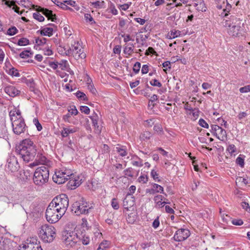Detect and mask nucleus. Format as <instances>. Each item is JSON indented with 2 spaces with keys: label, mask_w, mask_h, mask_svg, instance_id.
<instances>
[{
  "label": "nucleus",
  "mask_w": 250,
  "mask_h": 250,
  "mask_svg": "<svg viewBox=\"0 0 250 250\" xmlns=\"http://www.w3.org/2000/svg\"><path fill=\"white\" fill-rule=\"evenodd\" d=\"M223 25L228 34L232 37H239L245 32L244 23L234 15L230 16L229 19L226 20Z\"/></svg>",
  "instance_id": "1"
},
{
  "label": "nucleus",
  "mask_w": 250,
  "mask_h": 250,
  "mask_svg": "<svg viewBox=\"0 0 250 250\" xmlns=\"http://www.w3.org/2000/svg\"><path fill=\"white\" fill-rule=\"evenodd\" d=\"M16 151L24 161L28 162L34 158L36 149L33 141L25 139L17 147Z\"/></svg>",
  "instance_id": "2"
},
{
  "label": "nucleus",
  "mask_w": 250,
  "mask_h": 250,
  "mask_svg": "<svg viewBox=\"0 0 250 250\" xmlns=\"http://www.w3.org/2000/svg\"><path fill=\"white\" fill-rule=\"evenodd\" d=\"M9 116L14 133L17 135L23 133L25 130L26 125L20 110H10Z\"/></svg>",
  "instance_id": "3"
},
{
  "label": "nucleus",
  "mask_w": 250,
  "mask_h": 250,
  "mask_svg": "<svg viewBox=\"0 0 250 250\" xmlns=\"http://www.w3.org/2000/svg\"><path fill=\"white\" fill-rule=\"evenodd\" d=\"M92 208L83 197H79L72 205V211L77 215L87 214Z\"/></svg>",
  "instance_id": "4"
},
{
  "label": "nucleus",
  "mask_w": 250,
  "mask_h": 250,
  "mask_svg": "<svg viewBox=\"0 0 250 250\" xmlns=\"http://www.w3.org/2000/svg\"><path fill=\"white\" fill-rule=\"evenodd\" d=\"M56 229L52 225L44 224L39 229V235L44 242L50 243L54 240Z\"/></svg>",
  "instance_id": "5"
},
{
  "label": "nucleus",
  "mask_w": 250,
  "mask_h": 250,
  "mask_svg": "<svg viewBox=\"0 0 250 250\" xmlns=\"http://www.w3.org/2000/svg\"><path fill=\"white\" fill-rule=\"evenodd\" d=\"M49 170L45 166L38 167L34 174L33 181L35 185L42 186L48 182Z\"/></svg>",
  "instance_id": "6"
},
{
  "label": "nucleus",
  "mask_w": 250,
  "mask_h": 250,
  "mask_svg": "<svg viewBox=\"0 0 250 250\" xmlns=\"http://www.w3.org/2000/svg\"><path fill=\"white\" fill-rule=\"evenodd\" d=\"M53 204L60 214H65L69 205L68 198L65 194H62L55 197L50 203Z\"/></svg>",
  "instance_id": "7"
},
{
  "label": "nucleus",
  "mask_w": 250,
  "mask_h": 250,
  "mask_svg": "<svg viewBox=\"0 0 250 250\" xmlns=\"http://www.w3.org/2000/svg\"><path fill=\"white\" fill-rule=\"evenodd\" d=\"M66 55H72L77 60L83 59L86 57L84 49L78 42H75L69 49L65 51Z\"/></svg>",
  "instance_id": "8"
},
{
  "label": "nucleus",
  "mask_w": 250,
  "mask_h": 250,
  "mask_svg": "<svg viewBox=\"0 0 250 250\" xmlns=\"http://www.w3.org/2000/svg\"><path fill=\"white\" fill-rule=\"evenodd\" d=\"M73 174L71 169L62 168L55 172L53 176V180L58 184H63L70 178Z\"/></svg>",
  "instance_id": "9"
},
{
  "label": "nucleus",
  "mask_w": 250,
  "mask_h": 250,
  "mask_svg": "<svg viewBox=\"0 0 250 250\" xmlns=\"http://www.w3.org/2000/svg\"><path fill=\"white\" fill-rule=\"evenodd\" d=\"M63 215L59 213L58 209L53 206V204H49L46 209L45 217L47 221L50 223L57 222Z\"/></svg>",
  "instance_id": "10"
},
{
  "label": "nucleus",
  "mask_w": 250,
  "mask_h": 250,
  "mask_svg": "<svg viewBox=\"0 0 250 250\" xmlns=\"http://www.w3.org/2000/svg\"><path fill=\"white\" fill-rule=\"evenodd\" d=\"M62 240L66 246L72 247L78 242L77 233L73 231H65L62 235Z\"/></svg>",
  "instance_id": "11"
},
{
  "label": "nucleus",
  "mask_w": 250,
  "mask_h": 250,
  "mask_svg": "<svg viewBox=\"0 0 250 250\" xmlns=\"http://www.w3.org/2000/svg\"><path fill=\"white\" fill-rule=\"evenodd\" d=\"M6 168L11 172L17 171L20 167L17 158L15 156H10L7 160Z\"/></svg>",
  "instance_id": "12"
},
{
  "label": "nucleus",
  "mask_w": 250,
  "mask_h": 250,
  "mask_svg": "<svg viewBox=\"0 0 250 250\" xmlns=\"http://www.w3.org/2000/svg\"><path fill=\"white\" fill-rule=\"evenodd\" d=\"M36 238L28 239L24 243L19 246L18 250H36L35 246L39 245Z\"/></svg>",
  "instance_id": "13"
},
{
  "label": "nucleus",
  "mask_w": 250,
  "mask_h": 250,
  "mask_svg": "<svg viewBox=\"0 0 250 250\" xmlns=\"http://www.w3.org/2000/svg\"><path fill=\"white\" fill-rule=\"evenodd\" d=\"M190 235V231L188 229H181L177 230L173 239L177 242H181L187 239Z\"/></svg>",
  "instance_id": "14"
},
{
  "label": "nucleus",
  "mask_w": 250,
  "mask_h": 250,
  "mask_svg": "<svg viewBox=\"0 0 250 250\" xmlns=\"http://www.w3.org/2000/svg\"><path fill=\"white\" fill-rule=\"evenodd\" d=\"M16 243L11 241L10 239L0 236V249L1 250H12L16 245Z\"/></svg>",
  "instance_id": "15"
},
{
  "label": "nucleus",
  "mask_w": 250,
  "mask_h": 250,
  "mask_svg": "<svg viewBox=\"0 0 250 250\" xmlns=\"http://www.w3.org/2000/svg\"><path fill=\"white\" fill-rule=\"evenodd\" d=\"M67 184L68 188L73 189L79 187L82 183V176L73 174Z\"/></svg>",
  "instance_id": "16"
},
{
  "label": "nucleus",
  "mask_w": 250,
  "mask_h": 250,
  "mask_svg": "<svg viewBox=\"0 0 250 250\" xmlns=\"http://www.w3.org/2000/svg\"><path fill=\"white\" fill-rule=\"evenodd\" d=\"M77 241L81 242L84 245H87L90 241L89 235L84 231H77Z\"/></svg>",
  "instance_id": "17"
},
{
  "label": "nucleus",
  "mask_w": 250,
  "mask_h": 250,
  "mask_svg": "<svg viewBox=\"0 0 250 250\" xmlns=\"http://www.w3.org/2000/svg\"><path fill=\"white\" fill-rule=\"evenodd\" d=\"M79 130V128L74 126H66L63 127L61 130V135L63 138H66L69 135L73 134Z\"/></svg>",
  "instance_id": "18"
},
{
  "label": "nucleus",
  "mask_w": 250,
  "mask_h": 250,
  "mask_svg": "<svg viewBox=\"0 0 250 250\" xmlns=\"http://www.w3.org/2000/svg\"><path fill=\"white\" fill-rule=\"evenodd\" d=\"M153 200L155 203V208H162L166 204H169L166 202V198L162 195L157 194L154 197Z\"/></svg>",
  "instance_id": "19"
},
{
  "label": "nucleus",
  "mask_w": 250,
  "mask_h": 250,
  "mask_svg": "<svg viewBox=\"0 0 250 250\" xmlns=\"http://www.w3.org/2000/svg\"><path fill=\"white\" fill-rule=\"evenodd\" d=\"M134 197L133 196H130L129 194H126L123 200V204L124 208L129 210L130 208L134 206Z\"/></svg>",
  "instance_id": "20"
},
{
  "label": "nucleus",
  "mask_w": 250,
  "mask_h": 250,
  "mask_svg": "<svg viewBox=\"0 0 250 250\" xmlns=\"http://www.w3.org/2000/svg\"><path fill=\"white\" fill-rule=\"evenodd\" d=\"M37 10L39 12H42V14L48 18V20H51L52 21H55L56 20V15L53 14L52 11L51 10L40 6L38 7Z\"/></svg>",
  "instance_id": "21"
},
{
  "label": "nucleus",
  "mask_w": 250,
  "mask_h": 250,
  "mask_svg": "<svg viewBox=\"0 0 250 250\" xmlns=\"http://www.w3.org/2000/svg\"><path fill=\"white\" fill-rule=\"evenodd\" d=\"M4 91L10 97H14L20 95L21 91L13 85L6 86Z\"/></svg>",
  "instance_id": "22"
},
{
  "label": "nucleus",
  "mask_w": 250,
  "mask_h": 250,
  "mask_svg": "<svg viewBox=\"0 0 250 250\" xmlns=\"http://www.w3.org/2000/svg\"><path fill=\"white\" fill-rule=\"evenodd\" d=\"M131 163L133 166L142 167L144 165L143 160L137 155H132L131 158Z\"/></svg>",
  "instance_id": "23"
},
{
  "label": "nucleus",
  "mask_w": 250,
  "mask_h": 250,
  "mask_svg": "<svg viewBox=\"0 0 250 250\" xmlns=\"http://www.w3.org/2000/svg\"><path fill=\"white\" fill-rule=\"evenodd\" d=\"M214 135L220 141H224L227 139V133L225 129L222 127L215 133Z\"/></svg>",
  "instance_id": "24"
},
{
  "label": "nucleus",
  "mask_w": 250,
  "mask_h": 250,
  "mask_svg": "<svg viewBox=\"0 0 250 250\" xmlns=\"http://www.w3.org/2000/svg\"><path fill=\"white\" fill-rule=\"evenodd\" d=\"M115 151L122 157H125L127 154L126 147L120 145H118L115 147Z\"/></svg>",
  "instance_id": "25"
},
{
  "label": "nucleus",
  "mask_w": 250,
  "mask_h": 250,
  "mask_svg": "<svg viewBox=\"0 0 250 250\" xmlns=\"http://www.w3.org/2000/svg\"><path fill=\"white\" fill-rule=\"evenodd\" d=\"M92 121L93 126L94 128V132L96 134H99L101 132L102 126L98 125L97 120L94 117H91Z\"/></svg>",
  "instance_id": "26"
},
{
  "label": "nucleus",
  "mask_w": 250,
  "mask_h": 250,
  "mask_svg": "<svg viewBox=\"0 0 250 250\" xmlns=\"http://www.w3.org/2000/svg\"><path fill=\"white\" fill-rule=\"evenodd\" d=\"M53 29L51 27H45L40 31V33L43 36H47L49 37L53 35Z\"/></svg>",
  "instance_id": "27"
},
{
  "label": "nucleus",
  "mask_w": 250,
  "mask_h": 250,
  "mask_svg": "<svg viewBox=\"0 0 250 250\" xmlns=\"http://www.w3.org/2000/svg\"><path fill=\"white\" fill-rule=\"evenodd\" d=\"M36 161L38 163L44 166L46 164L47 160L46 158L42 154H38L36 158Z\"/></svg>",
  "instance_id": "28"
},
{
  "label": "nucleus",
  "mask_w": 250,
  "mask_h": 250,
  "mask_svg": "<svg viewBox=\"0 0 250 250\" xmlns=\"http://www.w3.org/2000/svg\"><path fill=\"white\" fill-rule=\"evenodd\" d=\"M181 35V31L179 30H173L167 34V37L169 39H174L180 36Z\"/></svg>",
  "instance_id": "29"
},
{
  "label": "nucleus",
  "mask_w": 250,
  "mask_h": 250,
  "mask_svg": "<svg viewBox=\"0 0 250 250\" xmlns=\"http://www.w3.org/2000/svg\"><path fill=\"white\" fill-rule=\"evenodd\" d=\"M3 1H5V4L9 7H11L12 6H13V9H14L16 12L19 13V10L20 8L17 5H15V1H8L6 0H3Z\"/></svg>",
  "instance_id": "30"
},
{
  "label": "nucleus",
  "mask_w": 250,
  "mask_h": 250,
  "mask_svg": "<svg viewBox=\"0 0 250 250\" xmlns=\"http://www.w3.org/2000/svg\"><path fill=\"white\" fill-rule=\"evenodd\" d=\"M109 248V242L107 241H104L101 242L97 250H107Z\"/></svg>",
  "instance_id": "31"
},
{
  "label": "nucleus",
  "mask_w": 250,
  "mask_h": 250,
  "mask_svg": "<svg viewBox=\"0 0 250 250\" xmlns=\"http://www.w3.org/2000/svg\"><path fill=\"white\" fill-rule=\"evenodd\" d=\"M152 187L154 189V190L156 192V193H162V194L164 193V188L161 186H160L157 184L154 183L152 184Z\"/></svg>",
  "instance_id": "32"
},
{
  "label": "nucleus",
  "mask_w": 250,
  "mask_h": 250,
  "mask_svg": "<svg viewBox=\"0 0 250 250\" xmlns=\"http://www.w3.org/2000/svg\"><path fill=\"white\" fill-rule=\"evenodd\" d=\"M47 39L45 38H38L35 39V42L37 45L39 46H43L45 44H47Z\"/></svg>",
  "instance_id": "33"
},
{
  "label": "nucleus",
  "mask_w": 250,
  "mask_h": 250,
  "mask_svg": "<svg viewBox=\"0 0 250 250\" xmlns=\"http://www.w3.org/2000/svg\"><path fill=\"white\" fill-rule=\"evenodd\" d=\"M227 151L230 155H235V153L236 152V148L233 144L229 145L227 148Z\"/></svg>",
  "instance_id": "34"
},
{
  "label": "nucleus",
  "mask_w": 250,
  "mask_h": 250,
  "mask_svg": "<svg viewBox=\"0 0 250 250\" xmlns=\"http://www.w3.org/2000/svg\"><path fill=\"white\" fill-rule=\"evenodd\" d=\"M133 52V49L132 46H129V44H125L124 47V53L129 56L131 55Z\"/></svg>",
  "instance_id": "35"
},
{
  "label": "nucleus",
  "mask_w": 250,
  "mask_h": 250,
  "mask_svg": "<svg viewBox=\"0 0 250 250\" xmlns=\"http://www.w3.org/2000/svg\"><path fill=\"white\" fill-rule=\"evenodd\" d=\"M150 175L155 182H160L161 181L158 173L154 169L151 170Z\"/></svg>",
  "instance_id": "36"
},
{
  "label": "nucleus",
  "mask_w": 250,
  "mask_h": 250,
  "mask_svg": "<svg viewBox=\"0 0 250 250\" xmlns=\"http://www.w3.org/2000/svg\"><path fill=\"white\" fill-rule=\"evenodd\" d=\"M189 111V115L190 116L189 118H191V120H196L198 116H199V111L198 110H188Z\"/></svg>",
  "instance_id": "37"
},
{
  "label": "nucleus",
  "mask_w": 250,
  "mask_h": 250,
  "mask_svg": "<svg viewBox=\"0 0 250 250\" xmlns=\"http://www.w3.org/2000/svg\"><path fill=\"white\" fill-rule=\"evenodd\" d=\"M32 55V53L30 50H26L21 52L20 54V56L21 58H26L31 57Z\"/></svg>",
  "instance_id": "38"
},
{
  "label": "nucleus",
  "mask_w": 250,
  "mask_h": 250,
  "mask_svg": "<svg viewBox=\"0 0 250 250\" xmlns=\"http://www.w3.org/2000/svg\"><path fill=\"white\" fill-rule=\"evenodd\" d=\"M76 96L80 100L86 101L87 100L86 95L82 92L78 91L76 93Z\"/></svg>",
  "instance_id": "39"
},
{
  "label": "nucleus",
  "mask_w": 250,
  "mask_h": 250,
  "mask_svg": "<svg viewBox=\"0 0 250 250\" xmlns=\"http://www.w3.org/2000/svg\"><path fill=\"white\" fill-rule=\"evenodd\" d=\"M29 43V40L25 38L20 39L18 42V45L20 46H24L28 44Z\"/></svg>",
  "instance_id": "40"
},
{
  "label": "nucleus",
  "mask_w": 250,
  "mask_h": 250,
  "mask_svg": "<svg viewBox=\"0 0 250 250\" xmlns=\"http://www.w3.org/2000/svg\"><path fill=\"white\" fill-rule=\"evenodd\" d=\"M42 50L43 51V53L45 55L50 56L53 54V51L50 48L48 43H47V46L44 48H43Z\"/></svg>",
  "instance_id": "41"
},
{
  "label": "nucleus",
  "mask_w": 250,
  "mask_h": 250,
  "mask_svg": "<svg viewBox=\"0 0 250 250\" xmlns=\"http://www.w3.org/2000/svg\"><path fill=\"white\" fill-rule=\"evenodd\" d=\"M8 74L12 76L19 77L20 74L17 69L14 67L10 68L8 72Z\"/></svg>",
  "instance_id": "42"
},
{
  "label": "nucleus",
  "mask_w": 250,
  "mask_h": 250,
  "mask_svg": "<svg viewBox=\"0 0 250 250\" xmlns=\"http://www.w3.org/2000/svg\"><path fill=\"white\" fill-rule=\"evenodd\" d=\"M153 129L158 134L162 135L164 133L162 127L160 125H155Z\"/></svg>",
  "instance_id": "43"
},
{
  "label": "nucleus",
  "mask_w": 250,
  "mask_h": 250,
  "mask_svg": "<svg viewBox=\"0 0 250 250\" xmlns=\"http://www.w3.org/2000/svg\"><path fill=\"white\" fill-rule=\"evenodd\" d=\"M89 80H88L87 82ZM90 82H91V80ZM87 88L93 94H96L97 92L96 89L95 88L93 83H91V82H87Z\"/></svg>",
  "instance_id": "44"
},
{
  "label": "nucleus",
  "mask_w": 250,
  "mask_h": 250,
  "mask_svg": "<svg viewBox=\"0 0 250 250\" xmlns=\"http://www.w3.org/2000/svg\"><path fill=\"white\" fill-rule=\"evenodd\" d=\"M138 181L141 183L146 184L148 181V177L146 175H142L139 177Z\"/></svg>",
  "instance_id": "45"
},
{
  "label": "nucleus",
  "mask_w": 250,
  "mask_h": 250,
  "mask_svg": "<svg viewBox=\"0 0 250 250\" xmlns=\"http://www.w3.org/2000/svg\"><path fill=\"white\" fill-rule=\"evenodd\" d=\"M17 32V29L15 26H13L7 30V34L10 36H13L15 35Z\"/></svg>",
  "instance_id": "46"
},
{
  "label": "nucleus",
  "mask_w": 250,
  "mask_h": 250,
  "mask_svg": "<svg viewBox=\"0 0 250 250\" xmlns=\"http://www.w3.org/2000/svg\"><path fill=\"white\" fill-rule=\"evenodd\" d=\"M68 62L67 61L62 60L60 63H58V66L62 70H65L67 67Z\"/></svg>",
  "instance_id": "47"
},
{
  "label": "nucleus",
  "mask_w": 250,
  "mask_h": 250,
  "mask_svg": "<svg viewBox=\"0 0 250 250\" xmlns=\"http://www.w3.org/2000/svg\"><path fill=\"white\" fill-rule=\"evenodd\" d=\"M33 17L39 21H43L44 20V18L38 12L34 13Z\"/></svg>",
  "instance_id": "48"
},
{
  "label": "nucleus",
  "mask_w": 250,
  "mask_h": 250,
  "mask_svg": "<svg viewBox=\"0 0 250 250\" xmlns=\"http://www.w3.org/2000/svg\"><path fill=\"white\" fill-rule=\"evenodd\" d=\"M236 163L241 167H243L244 165V159L241 156V155H240L237 158L236 160Z\"/></svg>",
  "instance_id": "49"
},
{
  "label": "nucleus",
  "mask_w": 250,
  "mask_h": 250,
  "mask_svg": "<svg viewBox=\"0 0 250 250\" xmlns=\"http://www.w3.org/2000/svg\"><path fill=\"white\" fill-rule=\"evenodd\" d=\"M33 123L36 125L38 131H41L42 129V126L39 123L38 119L37 118H35L33 121Z\"/></svg>",
  "instance_id": "50"
},
{
  "label": "nucleus",
  "mask_w": 250,
  "mask_h": 250,
  "mask_svg": "<svg viewBox=\"0 0 250 250\" xmlns=\"http://www.w3.org/2000/svg\"><path fill=\"white\" fill-rule=\"evenodd\" d=\"M124 174L125 176L132 177L133 176L132 173V168L131 167L128 168L124 170Z\"/></svg>",
  "instance_id": "51"
},
{
  "label": "nucleus",
  "mask_w": 250,
  "mask_h": 250,
  "mask_svg": "<svg viewBox=\"0 0 250 250\" xmlns=\"http://www.w3.org/2000/svg\"><path fill=\"white\" fill-rule=\"evenodd\" d=\"M141 68V63L139 62H136L133 66V70L136 73H138L140 71Z\"/></svg>",
  "instance_id": "52"
},
{
  "label": "nucleus",
  "mask_w": 250,
  "mask_h": 250,
  "mask_svg": "<svg viewBox=\"0 0 250 250\" xmlns=\"http://www.w3.org/2000/svg\"><path fill=\"white\" fill-rule=\"evenodd\" d=\"M111 206H112V207L114 209H118L119 208V203L116 199H115V198L112 199V202H111Z\"/></svg>",
  "instance_id": "53"
},
{
  "label": "nucleus",
  "mask_w": 250,
  "mask_h": 250,
  "mask_svg": "<svg viewBox=\"0 0 250 250\" xmlns=\"http://www.w3.org/2000/svg\"><path fill=\"white\" fill-rule=\"evenodd\" d=\"M109 9L110 10V12H111L113 15H116L118 14V11L113 4H110Z\"/></svg>",
  "instance_id": "54"
},
{
  "label": "nucleus",
  "mask_w": 250,
  "mask_h": 250,
  "mask_svg": "<svg viewBox=\"0 0 250 250\" xmlns=\"http://www.w3.org/2000/svg\"><path fill=\"white\" fill-rule=\"evenodd\" d=\"M150 84L151 85L157 86L158 87H161L162 86V83L159 82L158 80L156 79H154L150 82Z\"/></svg>",
  "instance_id": "55"
},
{
  "label": "nucleus",
  "mask_w": 250,
  "mask_h": 250,
  "mask_svg": "<svg viewBox=\"0 0 250 250\" xmlns=\"http://www.w3.org/2000/svg\"><path fill=\"white\" fill-rule=\"evenodd\" d=\"M241 93H247L250 91V84L241 87L239 89Z\"/></svg>",
  "instance_id": "56"
},
{
  "label": "nucleus",
  "mask_w": 250,
  "mask_h": 250,
  "mask_svg": "<svg viewBox=\"0 0 250 250\" xmlns=\"http://www.w3.org/2000/svg\"><path fill=\"white\" fill-rule=\"evenodd\" d=\"M199 124L200 126L203 127L208 128V123L203 119H200L199 121Z\"/></svg>",
  "instance_id": "57"
},
{
  "label": "nucleus",
  "mask_w": 250,
  "mask_h": 250,
  "mask_svg": "<svg viewBox=\"0 0 250 250\" xmlns=\"http://www.w3.org/2000/svg\"><path fill=\"white\" fill-rule=\"evenodd\" d=\"M231 223L233 225L236 226H241L243 224V221L241 219H233Z\"/></svg>",
  "instance_id": "58"
},
{
  "label": "nucleus",
  "mask_w": 250,
  "mask_h": 250,
  "mask_svg": "<svg viewBox=\"0 0 250 250\" xmlns=\"http://www.w3.org/2000/svg\"><path fill=\"white\" fill-rule=\"evenodd\" d=\"M220 213L221 214V218L224 223H227L230 219L229 216L228 215H225L224 213H222L220 211Z\"/></svg>",
  "instance_id": "59"
},
{
  "label": "nucleus",
  "mask_w": 250,
  "mask_h": 250,
  "mask_svg": "<svg viewBox=\"0 0 250 250\" xmlns=\"http://www.w3.org/2000/svg\"><path fill=\"white\" fill-rule=\"evenodd\" d=\"M241 206L243 208L245 209L248 212H250V207L248 203L245 202H243L241 203Z\"/></svg>",
  "instance_id": "60"
},
{
  "label": "nucleus",
  "mask_w": 250,
  "mask_h": 250,
  "mask_svg": "<svg viewBox=\"0 0 250 250\" xmlns=\"http://www.w3.org/2000/svg\"><path fill=\"white\" fill-rule=\"evenodd\" d=\"M211 132L212 133H213V134L214 135L215 133H216V132L219 130L220 129V128H221V127H220L219 125H211Z\"/></svg>",
  "instance_id": "61"
},
{
  "label": "nucleus",
  "mask_w": 250,
  "mask_h": 250,
  "mask_svg": "<svg viewBox=\"0 0 250 250\" xmlns=\"http://www.w3.org/2000/svg\"><path fill=\"white\" fill-rule=\"evenodd\" d=\"M104 1H96L95 2H93L92 3V5L95 8H99L101 7L102 5L104 3Z\"/></svg>",
  "instance_id": "62"
},
{
  "label": "nucleus",
  "mask_w": 250,
  "mask_h": 250,
  "mask_svg": "<svg viewBox=\"0 0 250 250\" xmlns=\"http://www.w3.org/2000/svg\"><path fill=\"white\" fill-rule=\"evenodd\" d=\"M250 114V112L249 113H247L245 111H243V112H240L238 115V118L239 120H242L245 118H246L247 117V116L248 115V114Z\"/></svg>",
  "instance_id": "63"
},
{
  "label": "nucleus",
  "mask_w": 250,
  "mask_h": 250,
  "mask_svg": "<svg viewBox=\"0 0 250 250\" xmlns=\"http://www.w3.org/2000/svg\"><path fill=\"white\" fill-rule=\"evenodd\" d=\"M84 18H85V20L87 21H88V22H90L91 23H92L93 21H94L93 18L91 16V15L89 14H85L84 15Z\"/></svg>",
  "instance_id": "64"
}]
</instances>
